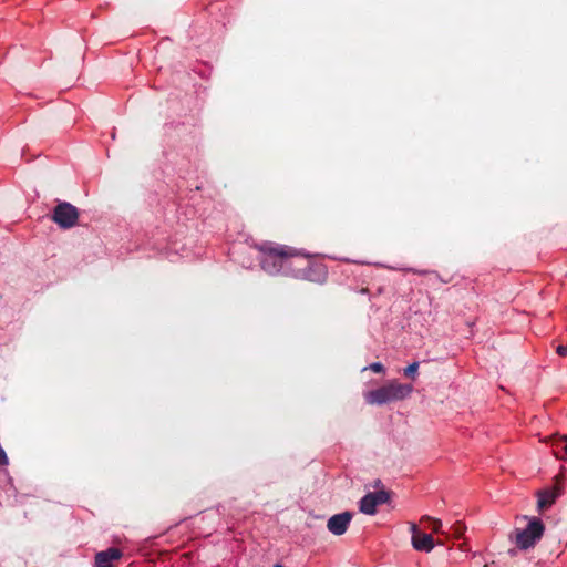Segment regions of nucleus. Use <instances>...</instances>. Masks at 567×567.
I'll return each mask as SVG.
<instances>
[{"label":"nucleus","mask_w":567,"mask_h":567,"mask_svg":"<svg viewBox=\"0 0 567 567\" xmlns=\"http://www.w3.org/2000/svg\"><path fill=\"white\" fill-rule=\"evenodd\" d=\"M51 218L60 228L70 229L79 219V210L68 202H59L52 212Z\"/></svg>","instance_id":"20e7f679"},{"label":"nucleus","mask_w":567,"mask_h":567,"mask_svg":"<svg viewBox=\"0 0 567 567\" xmlns=\"http://www.w3.org/2000/svg\"><path fill=\"white\" fill-rule=\"evenodd\" d=\"M390 501L389 492L381 489L365 494L359 502V509L365 515H374L377 507Z\"/></svg>","instance_id":"39448f33"},{"label":"nucleus","mask_w":567,"mask_h":567,"mask_svg":"<svg viewBox=\"0 0 567 567\" xmlns=\"http://www.w3.org/2000/svg\"><path fill=\"white\" fill-rule=\"evenodd\" d=\"M545 526L540 518L532 517L527 526L523 529H516L515 544L520 549H529L542 538Z\"/></svg>","instance_id":"7ed1b4c3"},{"label":"nucleus","mask_w":567,"mask_h":567,"mask_svg":"<svg viewBox=\"0 0 567 567\" xmlns=\"http://www.w3.org/2000/svg\"><path fill=\"white\" fill-rule=\"evenodd\" d=\"M451 529H452L453 535L456 538H461L464 535L465 530H466V526L462 522H455L451 526Z\"/></svg>","instance_id":"f8f14e48"},{"label":"nucleus","mask_w":567,"mask_h":567,"mask_svg":"<svg viewBox=\"0 0 567 567\" xmlns=\"http://www.w3.org/2000/svg\"><path fill=\"white\" fill-rule=\"evenodd\" d=\"M259 251L261 269L271 276L282 275L322 284L327 279V270L322 265H312L309 255L287 245L264 241L256 246Z\"/></svg>","instance_id":"f257e3e1"},{"label":"nucleus","mask_w":567,"mask_h":567,"mask_svg":"<svg viewBox=\"0 0 567 567\" xmlns=\"http://www.w3.org/2000/svg\"><path fill=\"white\" fill-rule=\"evenodd\" d=\"M419 365L420 364H419L417 361H414V362L410 363L404 369V375L414 380L416 378V375H417Z\"/></svg>","instance_id":"9b49d317"},{"label":"nucleus","mask_w":567,"mask_h":567,"mask_svg":"<svg viewBox=\"0 0 567 567\" xmlns=\"http://www.w3.org/2000/svg\"><path fill=\"white\" fill-rule=\"evenodd\" d=\"M274 567H285V566L281 564H276Z\"/></svg>","instance_id":"2eb2a0df"},{"label":"nucleus","mask_w":567,"mask_h":567,"mask_svg":"<svg viewBox=\"0 0 567 567\" xmlns=\"http://www.w3.org/2000/svg\"><path fill=\"white\" fill-rule=\"evenodd\" d=\"M537 496V506L539 509H544L551 506L555 503L558 494L556 491L544 489L538 492Z\"/></svg>","instance_id":"1a4fd4ad"},{"label":"nucleus","mask_w":567,"mask_h":567,"mask_svg":"<svg viewBox=\"0 0 567 567\" xmlns=\"http://www.w3.org/2000/svg\"><path fill=\"white\" fill-rule=\"evenodd\" d=\"M413 386L396 381H391L383 386L364 393V399L371 405H384L391 402L404 400L411 395Z\"/></svg>","instance_id":"f03ea898"},{"label":"nucleus","mask_w":567,"mask_h":567,"mask_svg":"<svg viewBox=\"0 0 567 567\" xmlns=\"http://www.w3.org/2000/svg\"><path fill=\"white\" fill-rule=\"evenodd\" d=\"M412 546L417 551L429 553L434 548V540L431 534L421 533L415 524L411 526Z\"/></svg>","instance_id":"0eeeda50"},{"label":"nucleus","mask_w":567,"mask_h":567,"mask_svg":"<svg viewBox=\"0 0 567 567\" xmlns=\"http://www.w3.org/2000/svg\"><path fill=\"white\" fill-rule=\"evenodd\" d=\"M556 352L560 357H565L567 354V347L566 346H558L556 349Z\"/></svg>","instance_id":"4468645a"},{"label":"nucleus","mask_w":567,"mask_h":567,"mask_svg":"<svg viewBox=\"0 0 567 567\" xmlns=\"http://www.w3.org/2000/svg\"><path fill=\"white\" fill-rule=\"evenodd\" d=\"M423 520H427L430 522V525L429 527L434 532V533H444L442 530L443 528V523L441 519H437V518H433V517H430V516H424L423 517Z\"/></svg>","instance_id":"9d476101"},{"label":"nucleus","mask_w":567,"mask_h":567,"mask_svg":"<svg viewBox=\"0 0 567 567\" xmlns=\"http://www.w3.org/2000/svg\"><path fill=\"white\" fill-rule=\"evenodd\" d=\"M122 556V551L115 547L99 551L95 555V567H113L112 561L120 559Z\"/></svg>","instance_id":"6e6552de"},{"label":"nucleus","mask_w":567,"mask_h":567,"mask_svg":"<svg viewBox=\"0 0 567 567\" xmlns=\"http://www.w3.org/2000/svg\"><path fill=\"white\" fill-rule=\"evenodd\" d=\"M365 370H371L377 373H383L385 371V368L381 362H373L370 365L364 367L362 369V371H365Z\"/></svg>","instance_id":"ddd939ff"},{"label":"nucleus","mask_w":567,"mask_h":567,"mask_svg":"<svg viewBox=\"0 0 567 567\" xmlns=\"http://www.w3.org/2000/svg\"><path fill=\"white\" fill-rule=\"evenodd\" d=\"M352 517L353 514L348 511L336 514L328 519L327 528L331 534L341 536L348 530Z\"/></svg>","instance_id":"423d86ee"}]
</instances>
